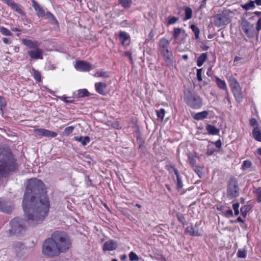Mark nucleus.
I'll list each match as a JSON object with an SVG mask.
<instances>
[{"label":"nucleus","mask_w":261,"mask_h":261,"mask_svg":"<svg viewBox=\"0 0 261 261\" xmlns=\"http://www.w3.org/2000/svg\"><path fill=\"white\" fill-rule=\"evenodd\" d=\"M22 206L28 224L35 226L41 224L47 216L50 208V200L47 194H44L30 200L27 205L22 202Z\"/></svg>","instance_id":"obj_1"},{"label":"nucleus","mask_w":261,"mask_h":261,"mask_svg":"<svg viewBox=\"0 0 261 261\" xmlns=\"http://www.w3.org/2000/svg\"><path fill=\"white\" fill-rule=\"evenodd\" d=\"M47 194L43 182L39 179H31L26 187L23 195L22 202L25 205L28 204L30 200L36 197Z\"/></svg>","instance_id":"obj_2"},{"label":"nucleus","mask_w":261,"mask_h":261,"mask_svg":"<svg viewBox=\"0 0 261 261\" xmlns=\"http://www.w3.org/2000/svg\"><path fill=\"white\" fill-rule=\"evenodd\" d=\"M61 253L66 252L71 247V241L67 233L64 231H55L51 234Z\"/></svg>","instance_id":"obj_3"},{"label":"nucleus","mask_w":261,"mask_h":261,"mask_svg":"<svg viewBox=\"0 0 261 261\" xmlns=\"http://www.w3.org/2000/svg\"><path fill=\"white\" fill-rule=\"evenodd\" d=\"M17 169L16 160L12 153L3 154L0 159V175H5Z\"/></svg>","instance_id":"obj_4"},{"label":"nucleus","mask_w":261,"mask_h":261,"mask_svg":"<svg viewBox=\"0 0 261 261\" xmlns=\"http://www.w3.org/2000/svg\"><path fill=\"white\" fill-rule=\"evenodd\" d=\"M184 100L186 105L193 109H199L203 105V100L195 91L187 89L184 91Z\"/></svg>","instance_id":"obj_5"},{"label":"nucleus","mask_w":261,"mask_h":261,"mask_svg":"<svg viewBox=\"0 0 261 261\" xmlns=\"http://www.w3.org/2000/svg\"><path fill=\"white\" fill-rule=\"evenodd\" d=\"M42 252L44 256L49 257H57L61 254L51 236L43 241Z\"/></svg>","instance_id":"obj_6"},{"label":"nucleus","mask_w":261,"mask_h":261,"mask_svg":"<svg viewBox=\"0 0 261 261\" xmlns=\"http://www.w3.org/2000/svg\"><path fill=\"white\" fill-rule=\"evenodd\" d=\"M10 228L8 231L10 236H16L20 237L23 236L26 231V226L24 221L18 217L12 219L10 223Z\"/></svg>","instance_id":"obj_7"},{"label":"nucleus","mask_w":261,"mask_h":261,"mask_svg":"<svg viewBox=\"0 0 261 261\" xmlns=\"http://www.w3.org/2000/svg\"><path fill=\"white\" fill-rule=\"evenodd\" d=\"M240 189L238 179L231 176L226 181V197L229 199H234L240 195Z\"/></svg>","instance_id":"obj_8"},{"label":"nucleus","mask_w":261,"mask_h":261,"mask_svg":"<svg viewBox=\"0 0 261 261\" xmlns=\"http://www.w3.org/2000/svg\"><path fill=\"white\" fill-rule=\"evenodd\" d=\"M230 22L229 13L227 10L222 11L213 16V23L216 27L225 26Z\"/></svg>","instance_id":"obj_9"},{"label":"nucleus","mask_w":261,"mask_h":261,"mask_svg":"<svg viewBox=\"0 0 261 261\" xmlns=\"http://www.w3.org/2000/svg\"><path fill=\"white\" fill-rule=\"evenodd\" d=\"M241 28L244 33L249 38H252L254 36V28L253 24H251L246 19L242 21Z\"/></svg>","instance_id":"obj_10"},{"label":"nucleus","mask_w":261,"mask_h":261,"mask_svg":"<svg viewBox=\"0 0 261 261\" xmlns=\"http://www.w3.org/2000/svg\"><path fill=\"white\" fill-rule=\"evenodd\" d=\"M74 67L76 70L83 72L89 71L92 69V66L90 63L82 60L76 61Z\"/></svg>","instance_id":"obj_11"},{"label":"nucleus","mask_w":261,"mask_h":261,"mask_svg":"<svg viewBox=\"0 0 261 261\" xmlns=\"http://www.w3.org/2000/svg\"><path fill=\"white\" fill-rule=\"evenodd\" d=\"M34 132L38 136L48 138H55L58 135L56 132L45 128H36L34 130Z\"/></svg>","instance_id":"obj_12"},{"label":"nucleus","mask_w":261,"mask_h":261,"mask_svg":"<svg viewBox=\"0 0 261 261\" xmlns=\"http://www.w3.org/2000/svg\"><path fill=\"white\" fill-rule=\"evenodd\" d=\"M13 248L18 257H23L26 253L27 248L24 245L20 242H17L13 244Z\"/></svg>","instance_id":"obj_13"},{"label":"nucleus","mask_w":261,"mask_h":261,"mask_svg":"<svg viewBox=\"0 0 261 261\" xmlns=\"http://www.w3.org/2000/svg\"><path fill=\"white\" fill-rule=\"evenodd\" d=\"M43 50L38 47L34 48V50H31L28 51V55L31 59H42Z\"/></svg>","instance_id":"obj_14"},{"label":"nucleus","mask_w":261,"mask_h":261,"mask_svg":"<svg viewBox=\"0 0 261 261\" xmlns=\"http://www.w3.org/2000/svg\"><path fill=\"white\" fill-rule=\"evenodd\" d=\"M167 169L169 170L170 168L172 169L176 177V187L178 190L181 189L184 186L181 180V177L178 172V171L175 168L173 165H170L166 166Z\"/></svg>","instance_id":"obj_15"},{"label":"nucleus","mask_w":261,"mask_h":261,"mask_svg":"<svg viewBox=\"0 0 261 261\" xmlns=\"http://www.w3.org/2000/svg\"><path fill=\"white\" fill-rule=\"evenodd\" d=\"M119 39L121 44L124 47L128 46L130 42V37L128 34L125 32H120L119 34Z\"/></svg>","instance_id":"obj_16"},{"label":"nucleus","mask_w":261,"mask_h":261,"mask_svg":"<svg viewBox=\"0 0 261 261\" xmlns=\"http://www.w3.org/2000/svg\"><path fill=\"white\" fill-rule=\"evenodd\" d=\"M32 7L36 12V15L39 18L44 17L45 16V12L43 8L35 0H32Z\"/></svg>","instance_id":"obj_17"},{"label":"nucleus","mask_w":261,"mask_h":261,"mask_svg":"<svg viewBox=\"0 0 261 261\" xmlns=\"http://www.w3.org/2000/svg\"><path fill=\"white\" fill-rule=\"evenodd\" d=\"M161 55L164 58L165 62L170 66H173V55L172 53L168 49H166L165 51H161Z\"/></svg>","instance_id":"obj_18"},{"label":"nucleus","mask_w":261,"mask_h":261,"mask_svg":"<svg viewBox=\"0 0 261 261\" xmlns=\"http://www.w3.org/2000/svg\"><path fill=\"white\" fill-rule=\"evenodd\" d=\"M233 96L236 99V101L240 103L243 101V94L242 92V88L240 85L232 90Z\"/></svg>","instance_id":"obj_19"},{"label":"nucleus","mask_w":261,"mask_h":261,"mask_svg":"<svg viewBox=\"0 0 261 261\" xmlns=\"http://www.w3.org/2000/svg\"><path fill=\"white\" fill-rule=\"evenodd\" d=\"M13 211V207L4 200H0V211L8 214L11 213Z\"/></svg>","instance_id":"obj_20"},{"label":"nucleus","mask_w":261,"mask_h":261,"mask_svg":"<svg viewBox=\"0 0 261 261\" xmlns=\"http://www.w3.org/2000/svg\"><path fill=\"white\" fill-rule=\"evenodd\" d=\"M107 85L105 83L102 82H97L95 84L96 91L101 95H105L106 93Z\"/></svg>","instance_id":"obj_21"},{"label":"nucleus","mask_w":261,"mask_h":261,"mask_svg":"<svg viewBox=\"0 0 261 261\" xmlns=\"http://www.w3.org/2000/svg\"><path fill=\"white\" fill-rule=\"evenodd\" d=\"M73 95L76 98H84L89 96V93L87 89H82L73 92Z\"/></svg>","instance_id":"obj_22"},{"label":"nucleus","mask_w":261,"mask_h":261,"mask_svg":"<svg viewBox=\"0 0 261 261\" xmlns=\"http://www.w3.org/2000/svg\"><path fill=\"white\" fill-rule=\"evenodd\" d=\"M169 44V41L165 38H163L160 39L159 47V50L161 52V51H165L166 49H168Z\"/></svg>","instance_id":"obj_23"},{"label":"nucleus","mask_w":261,"mask_h":261,"mask_svg":"<svg viewBox=\"0 0 261 261\" xmlns=\"http://www.w3.org/2000/svg\"><path fill=\"white\" fill-rule=\"evenodd\" d=\"M22 44L27 46L28 47L32 49H34L38 47V45L37 42L33 41L30 39H22Z\"/></svg>","instance_id":"obj_24"},{"label":"nucleus","mask_w":261,"mask_h":261,"mask_svg":"<svg viewBox=\"0 0 261 261\" xmlns=\"http://www.w3.org/2000/svg\"><path fill=\"white\" fill-rule=\"evenodd\" d=\"M75 141L81 143L82 145L86 146L90 141V138L89 136H76L73 138Z\"/></svg>","instance_id":"obj_25"},{"label":"nucleus","mask_w":261,"mask_h":261,"mask_svg":"<svg viewBox=\"0 0 261 261\" xmlns=\"http://www.w3.org/2000/svg\"><path fill=\"white\" fill-rule=\"evenodd\" d=\"M206 129L209 135H217L219 134L220 129L217 128L214 125L207 124L206 126Z\"/></svg>","instance_id":"obj_26"},{"label":"nucleus","mask_w":261,"mask_h":261,"mask_svg":"<svg viewBox=\"0 0 261 261\" xmlns=\"http://www.w3.org/2000/svg\"><path fill=\"white\" fill-rule=\"evenodd\" d=\"M185 232L193 237H199L200 236V232L198 231V230H196V231H194V227L192 225H190L187 227L185 230Z\"/></svg>","instance_id":"obj_27"},{"label":"nucleus","mask_w":261,"mask_h":261,"mask_svg":"<svg viewBox=\"0 0 261 261\" xmlns=\"http://www.w3.org/2000/svg\"><path fill=\"white\" fill-rule=\"evenodd\" d=\"M103 251H112L114 249V241L109 240L105 242L102 246Z\"/></svg>","instance_id":"obj_28"},{"label":"nucleus","mask_w":261,"mask_h":261,"mask_svg":"<svg viewBox=\"0 0 261 261\" xmlns=\"http://www.w3.org/2000/svg\"><path fill=\"white\" fill-rule=\"evenodd\" d=\"M208 115V111H203L201 112L196 113L193 117V119L196 120H200L204 118H206Z\"/></svg>","instance_id":"obj_29"},{"label":"nucleus","mask_w":261,"mask_h":261,"mask_svg":"<svg viewBox=\"0 0 261 261\" xmlns=\"http://www.w3.org/2000/svg\"><path fill=\"white\" fill-rule=\"evenodd\" d=\"M215 78L216 83L218 87L222 90H224L225 91H227V86H226L225 81L222 80L221 79H220L219 77H218L217 76H215Z\"/></svg>","instance_id":"obj_30"},{"label":"nucleus","mask_w":261,"mask_h":261,"mask_svg":"<svg viewBox=\"0 0 261 261\" xmlns=\"http://www.w3.org/2000/svg\"><path fill=\"white\" fill-rule=\"evenodd\" d=\"M208 56L206 53H202L197 58V65L198 67H201L203 64L204 62L207 59Z\"/></svg>","instance_id":"obj_31"},{"label":"nucleus","mask_w":261,"mask_h":261,"mask_svg":"<svg viewBox=\"0 0 261 261\" xmlns=\"http://www.w3.org/2000/svg\"><path fill=\"white\" fill-rule=\"evenodd\" d=\"M252 136L255 140L261 142V131L258 127H255L253 128Z\"/></svg>","instance_id":"obj_32"},{"label":"nucleus","mask_w":261,"mask_h":261,"mask_svg":"<svg viewBox=\"0 0 261 261\" xmlns=\"http://www.w3.org/2000/svg\"><path fill=\"white\" fill-rule=\"evenodd\" d=\"M75 97L72 94V96H66L65 95L59 96V98L66 103H72L74 102Z\"/></svg>","instance_id":"obj_33"},{"label":"nucleus","mask_w":261,"mask_h":261,"mask_svg":"<svg viewBox=\"0 0 261 261\" xmlns=\"http://www.w3.org/2000/svg\"><path fill=\"white\" fill-rule=\"evenodd\" d=\"M228 82L231 91L234 89L236 88H237V87H238L239 86H240V84L238 82L237 80L233 76H231L229 78Z\"/></svg>","instance_id":"obj_34"},{"label":"nucleus","mask_w":261,"mask_h":261,"mask_svg":"<svg viewBox=\"0 0 261 261\" xmlns=\"http://www.w3.org/2000/svg\"><path fill=\"white\" fill-rule=\"evenodd\" d=\"M241 7L246 11L254 9L255 7L254 1H250L246 4L241 5Z\"/></svg>","instance_id":"obj_35"},{"label":"nucleus","mask_w":261,"mask_h":261,"mask_svg":"<svg viewBox=\"0 0 261 261\" xmlns=\"http://www.w3.org/2000/svg\"><path fill=\"white\" fill-rule=\"evenodd\" d=\"M46 18L48 19L49 21L54 24H58V21L54 14L49 11H47L45 13V16Z\"/></svg>","instance_id":"obj_36"},{"label":"nucleus","mask_w":261,"mask_h":261,"mask_svg":"<svg viewBox=\"0 0 261 261\" xmlns=\"http://www.w3.org/2000/svg\"><path fill=\"white\" fill-rule=\"evenodd\" d=\"M185 16L183 18L182 20L184 21H186L191 18L192 16V10L190 7H187L185 9Z\"/></svg>","instance_id":"obj_37"},{"label":"nucleus","mask_w":261,"mask_h":261,"mask_svg":"<svg viewBox=\"0 0 261 261\" xmlns=\"http://www.w3.org/2000/svg\"><path fill=\"white\" fill-rule=\"evenodd\" d=\"M21 6L17 4V3H15L14 4H13L12 7H11V9L14 10L16 12H17L18 14H19L21 15H24L25 13L23 12V10L21 8Z\"/></svg>","instance_id":"obj_38"},{"label":"nucleus","mask_w":261,"mask_h":261,"mask_svg":"<svg viewBox=\"0 0 261 261\" xmlns=\"http://www.w3.org/2000/svg\"><path fill=\"white\" fill-rule=\"evenodd\" d=\"M190 28L193 32L195 35V37L196 39H198L199 38V33L200 31L199 28L195 24H191L190 25Z\"/></svg>","instance_id":"obj_39"},{"label":"nucleus","mask_w":261,"mask_h":261,"mask_svg":"<svg viewBox=\"0 0 261 261\" xmlns=\"http://www.w3.org/2000/svg\"><path fill=\"white\" fill-rule=\"evenodd\" d=\"M33 76L34 79L37 82H41V75L40 72L35 70V69H33Z\"/></svg>","instance_id":"obj_40"},{"label":"nucleus","mask_w":261,"mask_h":261,"mask_svg":"<svg viewBox=\"0 0 261 261\" xmlns=\"http://www.w3.org/2000/svg\"><path fill=\"white\" fill-rule=\"evenodd\" d=\"M182 31V30L181 28H175L174 29L172 35L174 40H176L177 39Z\"/></svg>","instance_id":"obj_41"},{"label":"nucleus","mask_w":261,"mask_h":261,"mask_svg":"<svg viewBox=\"0 0 261 261\" xmlns=\"http://www.w3.org/2000/svg\"><path fill=\"white\" fill-rule=\"evenodd\" d=\"M0 32L5 36H12L13 34L7 28L4 27H0Z\"/></svg>","instance_id":"obj_42"},{"label":"nucleus","mask_w":261,"mask_h":261,"mask_svg":"<svg viewBox=\"0 0 261 261\" xmlns=\"http://www.w3.org/2000/svg\"><path fill=\"white\" fill-rule=\"evenodd\" d=\"M119 3L121 5L122 7L124 8L127 9L130 7L132 5V1L131 0H118Z\"/></svg>","instance_id":"obj_43"},{"label":"nucleus","mask_w":261,"mask_h":261,"mask_svg":"<svg viewBox=\"0 0 261 261\" xmlns=\"http://www.w3.org/2000/svg\"><path fill=\"white\" fill-rule=\"evenodd\" d=\"M94 76L97 77H109L110 76V73L108 71H97L95 73Z\"/></svg>","instance_id":"obj_44"},{"label":"nucleus","mask_w":261,"mask_h":261,"mask_svg":"<svg viewBox=\"0 0 261 261\" xmlns=\"http://www.w3.org/2000/svg\"><path fill=\"white\" fill-rule=\"evenodd\" d=\"M179 20V18L177 17H175V16H169L167 18V25H170L171 24H173L175 23H176L178 20Z\"/></svg>","instance_id":"obj_45"},{"label":"nucleus","mask_w":261,"mask_h":261,"mask_svg":"<svg viewBox=\"0 0 261 261\" xmlns=\"http://www.w3.org/2000/svg\"><path fill=\"white\" fill-rule=\"evenodd\" d=\"M250 210V208L249 207L248 205H244L243 207H242L240 209V212L242 216L244 218H245Z\"/></svg>","instance_id":"obj_46"},{"label":"nucleus","mask_w":261,"mask_h":261,"mask_svg":"<svg viewBox=\"0 0 261 261\" xmlns=\"http://www.w3.org/2000/svg\"><path fill=\"white\" fill-rule=\"evenodd\" d=\"M237 255L239 258H245L247 256V251L244 249H240L238 250Z\"/></svg>","instance_id":"obj_47"},{"label":"nucleus","mask_w":261,"mask_h":261,"mask_svg":"<svg viewBox=\"0 0 261 261\" xmlns=\"http://www.w3.org/2000/svg\"><path fill=\"white\" fill-rule=\"evenodd\" d=\"M196 156H194L190 154L188 155V160L189 161V163L192 167H194L196 166Z\"/></svg>","instance_id":"obj_48"},{"label":"nucleus","mask_w":261,"mask_h":261,"mask_svg":"<svg viewBox=\"0 0 261 261\" xmlns=\"http://www.w3.org/2000/svg\"><path fill=\"white\" fill-rule=\"evenodd\" d=\"M74 127L73 126H69L66 127L64 130L63 134L66 136H68L72 133L74 130Z\"/></svg>","instance_id":"obj_49"},{"label":"nucleus","mask_w":261,"mask_h":261,"mask_svg":"<svg viewBox=\"0 0 261 261\" xmlns=\"http://www.w3.org/2000/svg\"><path fill=\"white\" fill-rule=\"evenodd\" d=\"M176 217L178 220V221L181 223L182 225H186L187 224V222L186 221L185 218L184 217V216L182 214H177L176 215Z\"/></svg>","instance_id":"obj_50"},{"label":"nucleus","mask_w":261,"mask_h":261,"mask_svg":"<svg viewBox=\"0 0 261 261\" xmlns=\"http://www.w3.org/2000/svg\"><path fill=\"white\" fill-rule=\"evenodd\" d=\"M156 112L157 117L159 118H160L162 120H163V119L164 118L165 114V109L163 108H161L159 110L156 111Z\"/></svg>","instance_id":"obj_51"},{"label":"nucleus","mask_w":261,"mask_h":261,"mask_svg":"<svg viewBox=\"0 0 261 261\" xmlns=\"http://www.w3.org/2000/svg\"><path fill=\"white\" fill-rule=\"evenodd\" d=\"M7 106V101L6 98L0 95V110L3 111V109Z\"/></svg>","instance_id":"obj_52"},{"label":"nucleus","mask_w":261,"mask_h":261,"mask_svg":"<svg viewBox=\"0 0 261 261\" xmlns=\"http://www.w3.org/2000/svg\"><path fill=\"white\" fill-rule=\"evenodd\" d=\"M223 213L225 217L227 218H229L233 216L232 211L229 207H227V210H225Z\"/></svg>","instance_id":"obj_53"},{"label":"nucleus","mask_w":261,"mask_h":261,"mask_svg":"<svg viewBox=\"0 0 261 261\" xmlns=\"http://www.w3.org/2000/svg\"><path fill=\"white\" fill-rule=\"evenodd\" d=\"M129 257L130 261H138L139 259V258L136 253L133 251L129 253Z\"/></svg>","instance_id":"obj_54"},{"label":"nucleus","mask_w":261,"mask_h":261,"mask_svg":"<svg viewBox=\"0 0 261 261\" xmlns=\"http://www.w3.org/2000/svg\"><path fill=\"white\" fill-rule=\"evenodd\" d=\"M239 206L240 204L239 202L234 203L232 204V208L234 210V214L235 216L239 215L240 212H239Z\"/></svg>","instance_id":"obj_55"},{"label":"nucleus","mask_w":261,"mask_h":261,"mask_svg":"<svg viewBox=\"0 0 261 261\" xmlns=\"http://www.w3.org/2000/svg\"><path fill=\"white\" fill-rule=\"evenodd\" d=\"M255 194L257 202L259 203L261 202V188L256 189Z\"/></svg>","instance_id":"obj_56"},{"label":"nucleus","mask_w":261,"mask_h":261,"mask_svg":"<svg viewBox=\"0 0 261 261\" xmlns=\"http://www.w3.org/2000/svg\"><path fill=\"white\" fill-rule=\"evenodd\" d=\"M251 166V162L248 160L244 161L242 165V168L246 169L249 168Z\"/></svg>","instance_id":"obj_57"},{"label":"nucleus","mask_w":261,"mask_h":261,"mask_svg":"<svg viewBox=\"0 0 261 261\" xmlns=\"http://www.w3.org/2000/svg\"><path fill=\"white\" fill-rule=\"evenodd\" d=\"M202 68H200V69H197L196 76H197V80L199 82L202 81Z\"/></svg>","instance_id":"obj_58"},{"label":"nucleus","mask_w":261,"mask_h":261,"mask_svg":"<svg viewBox=\"0 0 261 261\" xmlns=\"http://www.w3.org/2000/svg\"><path fill=\"white\" fill-rule=\"evenodd\" d=\"M250 124L251 126L254 127V128L255 127H258V125L256 119L253 118L250 120Z\"/></svg>","instance_id":"obj_59"},{"label":"nucleus","mask_w":261,"mask_h":261,"mask_svg":"<svg viewBox=\"0 0 261 261\" xmlns=\"http://www.w3.org/2000/svg\"><path fill=\"white\" fill-rule=\"evenodd\" d=\"M199 225L200 224L197 223H196L195 224L194 226H193L194 231H196V230H198V231H199L200 232V236H201L202 235L203 230L202 229H200L199 228Z\"/></svg>","instance_id":"obj_60"},{"label":"nucleus","mask_w":261,"mask_h":261,"mask_svg":"<svg viewBox=\"0 0 261 261\" xmlns=\"http://www.w3.org/2000/svg\"><path fill=\"white\" fill-rule=\"evenodd\" d=\"M124 55L128 57L129 61H130V62L132 64H133V58H132V54L130 51H125L124 52Z\"/></svg>","instance_id":"obj_61"},{"label":"nucleus","mask_w":261,"mask_h":261,"mask_svg":"<svg viewBox=\"0 0 261 261\" xmlns=\"http://www.w3.org/2000/svg\"><path fill=\"white\" fill-rule=\"evenodd\" d=\"M256 30L258 32L261 30V16L259 18L256 22Z\"/></svg>","instance_id":"obj_62"},{"label":"nucleus","mask_w":261,"mask_h":261,"mask_svg":"<svg viewBox=\"0 0 261 261\" xmlns=\"http://www.w3.org/2000/svg\"><path fill=\"white\" fill-rule=\"evenodd\" d=\"M215 152V150L214 149L210 148L209 147H208L206 150V154L208 156H211L213 155Z\"/></svg>","instance_id":"obj_63"},{"label":"nucleus","mask_w":261,"mask_h":261,"mask_svg":"<svg viewBox=\"0 0 261 261\" xmlns=\"http://www.w3.org/2000/svg\"><path fill=\"white\" fill-rule=\"evenodd\" d=\"M193 168L194 171L200 176V174H202V172L200 170L199 167L195 166Z\"/></svg>","instance_id":"obj_64"}]
</instances>
